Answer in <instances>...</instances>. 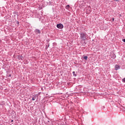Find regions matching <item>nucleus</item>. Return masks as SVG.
<instances>
[{"label": "nucleus", "mask_w": 125, "mask_h": 125, "mask_svg": "<svg viewBox=\"0 0 125 125\" xmlns=\"http://www.w3.org/2000/svg\"><path fill=\"white\" fill-rule=\"evenodd\" d=\"M123 82L125 83V78L123 79Z\"/></svg>", "instance_id": "10"}, {"label": "nucleus", "mask_w": 125, "mask_h": 125, "mask_svg": "<svg viewBox=\"0 0 125 125\" xmlns=\"http://www.w3.org/2000/svg\"><path fill=\"white\" fill-rule=\"evenodd\" d=\"M115 67V70H119V69H120V66L118 64H116Z\"/></svg>", "instance_id": "3"}, {"label": "nucleus", "mask_w": 125, "mask_h": 125, "mask_svg": "<svg viewBox=\"0 0 125 125\" xmlns=\"http://www.w3.org/2000/svg\"><path fill=\"white\" fill-rule=\"evenodd\" d=\"M57 27L58 28V29H63V24L61 23L57 24Z\"/></svg>", "instance_id": "2"}, {"label": "nucleus", "mask_w": 125, "mask_h": 125, "mask_svg": "<svg viewBox=\"0 0 125 125\" xmlns=\"http://www.w3.org/2000/svg\"><path fill=\"white\" fill-rule=\"evenodd\" d=\"M81 43H83V42H81Z\"/></svg>", "instance_id": "15"}, {"label": "nucleus", "mask_w": 125, "mask_h": 125, "mask_svg": "<svg viewBox=\"0 0 125 125\" xmlns=\"http://www.w3.org/2000/svg\"><path fill=\"white\" fill-rule=\"evenodd\" d=\"M37 95L33 96V97L32 98V100L33 101H35V100H36V99L37 98Z\"/></svg>", "instance_id": "5"}, {"label": "nucleus", "mask_w": 125, "mask_h": 125, "mask_svg": "<svg viewBox=\"0 0 125 125\" xmlns=\"http://www.w3.org/2000/svg\"><path fill=\"white\" fill-rule=\"evenodd\" d=\"M80 37L83 41H85L86 39V34L84 33H81Z\"/></svg>", "instance_id": "1"}, {"label": "nucleus", "mask_w": 125, "mask_h": 125, "mask_svg": "<svg viewBox=\"0 0 125 125\" xmlns=\"http://www.w3.org/2000/svg\"><path fill=\"white\" fill-rule=\"evenodd\" d=\"M123 42H125V39L123 40Z\"/></svg>", "instance_id": "13"}, {"label": "nucleus", "mask_w": 125, "mask_h": 125, "mask_svg": "<svg viewBox=\"0 0 125 125\" xmlns=\"http://www.w3.org/2000/svg\"><path fill=\"white\" fill-rule=\"evenodd\" d=\"M18 59L20 60V59H21V56H19L18 57Z\"/></svg>", "instance_id": "9"}, {"label": "nucleus", "mask_w": 125, "mask_h": 125, "mask_svg": "<svg viewBox=\"0 0 125 125\" xmlns=\"http://www.w3.org/2000/svg\"><path fill=\"white\" fill-rule=\"evenodd\" d=\"M73 76H74V77H76L77 74H75V71H73Z\"/></svg>", "instance_id": "7"}, {"label": "nucleus", "mask_w": 125, "mask_h": 125, "mask_svg": "<svg viewBox=\"0 0 125 125\" xmlns=\"http://www.w3.org/2000/svg\"><path fill=\"white\" fill-rule=\"evenodd\" d=\"M65 8L66 9H69V8H70V5H66Z\"/></svg>", "instance_id": "6"}, {"label": "nucleus", "mask_w": 125, "mask_h": 125, "mask_svg": "<svg viewBox=\"0 0 125 125\" xmlns=\"http://www.w3.org/2000/svg\"><path fill=\"white\" fill-rule=\"evenodd\" d=\"M35 33L38 35V34H40V30L39 29H36L35 30Z\"/></svg>", "instance_id": "4"}, {"label": "nucleus", "mask_w": 125, "mask_h": 125, "mask_svg": "<svg viewBox=\"0 0 125 125\" xmlns=\"http://www.w3.org/2000/svg\"><path fill=\"white\" fill-rule=\"evenodd\" d=\"M11 122H13V120H12Z\"/></svg>", "instance_id": "14"}, {"label": "nucleus", "mask_w": 125, "mask_h": 125, "mask_svg": "<svg viewBox=\"0 0 125 125\" xmlns=\"http://www.w3.org/2000/svg\"><path fill=\"white\" fill-rule=\"evenodd\" d=\"M115 1H119L120 0H114Z\"/></svg>", "instance_id": "11"}, {"label": "nucleus", "mask_w": 125, "mask_h": 125, "mask_svg": "<svg viewBox=\"0 0 125 125\" xmlns=\"http://www.w3.org/2000/svg\"><path fill=\"white\" fill-rule=\"evenodd\" d=\"M112 21L113 22V21H115V19L114 18H112Z\"/></svg>", "instance_id": "12"}, {"label": "nucleus", "mask_w": 125, "mask_h": 125, "mask_svg": "<svg viewBox=\"0 0 125 125\" xmlns=\"http://www.w3.org/2000/svg\"><path fill=\"white\" fill-rule=\"evenodd\" d=\"M84 59L85 60H87V56H84Z\"/></svg>", "instance_id": "8"}]
</instances>
